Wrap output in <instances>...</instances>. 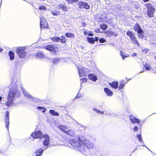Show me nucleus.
Listing matches in <instances>:
<instances>
[{
    "instance_id": "393cba45",
    "label": "nucleus",
    "mask_w": 156,
    "mask_h": 156,
    "mask_svg": "<svg viewBox=\"0 0 156 156\" xmlns=\"http://www.w3.org/2000/svg\"><path fill=\"white\" fill-rule=\"evenodd\" d=\"M120 54L123 59H124L125 58L129 57V55L128 54H125L123 51H120Z\"/></svg>"
},
{
    "instance_id": "6e6552de",
    "label": "nucleus",
    "mask_w": 156,
    "mask_h": 156,
    "mask_svg": "<svg viewBox=\"0 0 156 156\" xmlns=\"http://www.w3.org/2000/svg\"><path fill=\"white\" fill-rule=\"evenodd\" d=\"M40 27L41 28H48V24L44 18L41 16L40 18Z\"/></svg>"
},
{
    "instance_id": "a19ab883",
    "label": "nucleus",
    "mask_w": 156,
    "mask_h": 156,
    "mask_svg": "<svg viewBox=\"0 0 156 156\" xmlns=\"http://www.w3.org/2000/svg\"><path fill=\"white\" fill-rule=\"evenodd\" d=\"M100 43H103L106 41V40L104 38H101L99 40Z\"/></svg>"
},
{
    "instance_id": "4d7b16f0",
    "label": "nucleus",
    "mask_w": 156,
    "mask_h": 156,
    "mask_svg": "<svg viewBox=\"0 0 156 156\" xmlns=\"http://www.w3.org/2000/svg\"><path fill=\"white\" fill-rule=\"evenodd\" d=\"M143 146H144V147H146L147 148V149L149 151H151V150L147 147H146V146H145L144 145H143Z\"/></svg>"
},
{
    "instance_id": "c756f323",
    "label": "nucleus",
    "mask_w": 156,
    "mask_h": 156,
    "mask_svg": "<svg viewBox=\"0 0 156 156\" xmlns=\"http://www.w3.org/2000/svg\"><path fill=\"white\" fill-rule=\"evenodd\" d=\"M66 37H74V35L72 33H67L65 34Z\"/></svg>"
},
{
    "instance_id": "f3484780",
    "label": "nucleus",
    "mask_w": 156,
    "mask_h": 156,
    "mask_svg": "<svg viewBox=\"0 0 156 156\" xmlns=\"http://www.w3.org/2000/svg\"><path fill=\"white\" fill-rule=\"evenodd\" d=\"M134 30L137 31V33L142 32L143 30L140 27V25L137 23H136L135 24L134 27Z\"/></svg>"
},
{
    "instance_id": "0e129e2a",
    "label": "nucleus",
    "mask_w": 156,
    "mask_h": 156,
    "mask_svg": "<svg viewBox=\"0 0 156 156\" xmlns=\"http://www.w3.org/2000/svg\"><path fill=\"white\" fill-rule=\"evenodd\" d=\"M155 58L156 59V56H155Z\"/></svg>"
},
{
    "instance_id": "f03ea898",
    "label": "nucleus",
    "mask_w": 156,
    "mask_h": 156,
    "mask_svg": "<svg viewBox=\"0 0 156 156\" xmlns=\"http://www.w3.org/2000/svg\"><path fill=\"white\" fill-rule=\"evenodd\" d=\"M21 86V83L19 80L14 79L12 81L10 85V90L8 94L7 98V101L5 104L7 106L11 105L12 104L15 97H18L20 95V92L17 89Z\"/></svg>"
},
{
    "instance_id": "5fc2aeb1",
    "label": "nucleus",
    "mask_w": 156,
    "mask_h": 156,
    "mask_svg": "<svg viewBox=\"0 0 156 156\" xmlns=\"http://www.w3.org/2000/svg\"><path fill=\"white\" fill-rule=\"evenodd\" d=\"M137 54L136 53H133V54L132 55V56H136V55Z\"/></svg>"
},
{
    "instance_id": "dca6fc26",
    "label": "nucleus",
    "mask_w": 156,
    "mask_h": 156,
    "mask_svg": "<svg viewBox=\"0 0 156 156\" xmlns=\"http://www.w3.org/2000/svg\"><path fill=\"white\" fill-rule=\"evenodd\" d=\"M104 91L108 96L111 97L113 95V92L108 88H105L104 89Z\"/></svg>"
},
{
    "instance_id": "680f3d73",
    "label": "nucleus",
    "mask_w": 156,
    "mask_h": 156,
    "mask_svg": "<svg viewBox=\"0 0 156 156\" xmlns=\"http://www.w3.org/2000/svg\"><path fill=\"white\" fill-rule=\"evenodd\" d=\"M2 99V98L1 97H0V101H1Z\"/></svg>"
},
{
    "instance_id": "58836bf2",
    "label": "nucleus",
    "mask_w": 156,
    "mask_h": 156,
    "mask_svg": "<svg viewBox=\"0 0 156 156\" xmlns=\"http://www.w3.org/2000/svg\"><path fill=\"white\" fill-rule=\"evenodd\" d=\"M39 9L40 10H45L46 9V7L44 6H41L39 7Z\"/></svg>"
},
{
    "instance_id": "09e8293b",
    "label": "nucleus",
    "mask_w": 156,
    "mask_h": 156,
    "mask_svg": "<svg viewBox=\"0 0 156 156\" xmlns=\"http://www.w3.org/2000/svg\"><path fill=\"white\" fill-rule=\"evenodd\" d=\"M37 108L39 109H42L44 108V107L41 106H38Z\"/></svg>"
},
{
    "instance_id": "13d9d810",
    "label": "nucleus",
    "mask_w": 156,
    "mask_h": 156,
    "mask_svg": "<svg viewBox=\"0 0 156 156\" xmlns=\"http://www.w3.org/2000/svg\"><path fill=\"white\" fill-rule=\"evenodd\" d=\"M61 38H66V37L65 36H64V35H62L61 36Z\"/></svg>"
},
{
    "instance_id": "20e7f679",
    "label": "nucleus",
    "mask_w": 156,
    "mask_h": 156,
    "mask_svg": "<svg viewBox=\"0 0 156 156\" xmlns=\"http://www.w3.org/2000/svg\"><path fill=\"white\" fill-rule=\"evenodd\" d=\"M79 75L80 77H84L86 75V73L89 71V70L82 66H79L78 68Z\"/></svg>"
},
{
    "instance_id": "ea45409f",
    "label": "nucleus",
    "mask_w": 156,
    "mask_h": 156,
    "mask_svg": "<svg viewBox=\"0 0 156 156\" xmlns=\"http://www.w3.org/2000/svg\"><path fill=\"white\" fill-rule=\"evenodd\" d=\"M148 51V49L147 48H144L142 49V51L145 53H147Z\"/></svg>"
},
{
    "instance_id": "473e14b6",
    "label": "nucleus",
    "mask_w": 156,
    "mask_h": 156,
    "mask_svg": "<svg viewBox=\"0 0 156 156\" xmlns=\"http://www.w3.org/2000/svg\"><path fill=\"white\" fill-rule=\"evenodd\" d=\"M101 28L103 30H105L107 28L108 26L106 24H103L100 25Z\"/></svg>"
},
{
    "instance_id": "7c9ffc66",
    "label": "nucleus",
    "mask_w": 156,
    "mask_h": 156,
    "mask_svg": "<svg viewBox=\"0 0 156 156\" xmlns=\"http://www.w3.org/2000/svg\"><path fill=\"white\" fill-rule=\"evenodd\" d=\"M54 41L59 42L60 40V38L58 37H54L51 38Z\"/></svg>"
},
{
    "instance_id": "a18cd8bd",
    "label": "nucleus",
    "mask_w": 156,
    "mask_h": 156,
    "mask_svg": "<svg viewBox=\"0 0 156 156\" xmlns=\"http://www.w3.org/2000/svg\"><path fill=\"white\" fill-rule=\"evenodd\" d=\"M95 32L96 33H101L100 29H96L95 30Z\"/></svg>"
},
{
    "instance_id": "ddd939ff",
    "label": "nucleus",
    "mask_w": 156,
    "mask_h": 156,
    "mask_svg": "<svg viewBox=\"0 0 156 156\" xmlns=\"http://www.w3.org/2000/svg\"><path fill=\"white\" fill-rule=\"evenodd\" d=\"M104 33L106 34L108 37H111L113 36L116 37L118 35V33L115 32H113L110 31H106L104 32Z\"/></svg>"
},
{
    "instance_id": "bf43d9fd",
    "label": "nucleus",
    "mask_w": 156,
    "mask_h": 156,
    "mask_svg": "<svg viewBox=\"0 0 156 156\" xmlns=\"http://www.w3.org/2000/svg\"><path fill=\"white\" fill-rule=\"evenodd\" d=\"M3 51V49L0 47V52H1Z\"/></svg>"
},
{
    "instance_id": "72a5a7b5",
    "label": "nucleus",
    "mask_w": 156,
    "mask_h": 156,
    "mask_svg": "<svg viewBox=\"0 0 156 156\" xmlns=\"http://www.w3.org/2000/svg\"><path fill=\"white\" fill-rule=\"evenodd\" d=\"M93 110L95 111L96 112L98 113H100L102 114H103L104 112L103 111H101L99 110L97 108H94L93 109Z\"/></svg>"
},
{
    "instance_id": "aec40b11",
    "label": "nucleus",
    "mask_w": 156,
    "mask_h": 156,
    "mask_svg": "<svg viewBox=\"0 0 156 156\" xmlns=\"http://www.w3.org/2000/svg\"><path fill=\"white\" fill-rule=\"evenodd\" d=\"M109 84L111 87L114 89H117L118 87V83L117 82H113Z\"/></svg>"
},
{
    "instance_id": "8fccbe9b",
    "label": "nucleus",
    "mask_w": 156,
    "mask_h": 156,
    "mask_svg": "<svg viewBox=\"0 0 156 156\" xmlns=\"http://www.w3.org/2000/svg\"><path fill=\"white\" fill-rule=\"evenodd\" d=\"M79 1V0H72V3L73 2H78Z\"/></svg>"
},
{
    "instance_id": "1a4fd4ad",
    "label": "nucleus",
    "mask_w": 156,
    "mask_h": 156,
    "mask_svg": "<svg viewBox=\"0 0 156 156\" xmlns=\"http://www.w3.org/2000/svg\"><path fill=\"white\" fill-rule=\"evenodd\" d=\"M22 89L24 95L25 97L34 101L38 102V100L32 97L30 95L28 94L25 90H23L22 88Z\"/></svg>"
},
{
    "instance_id": "603ef678",
    "label": "nucleus",
    "mask_w": 156,
    "mask_h": 156,
    "mask_svg": "<svg viewBox=\"0 0 156 156\" xmlns=\"http://www.w3.org/2000/svg\"><path fill=\"white\" fill-rule=\"evenodd\" d=\"M95 39V41H98V37H96L95 38V39Z\"/></svg>"
},
{
    "instance_id": "c03bdc74",
    "label": "nucleus",
    "mask_w": 156,
    "mask_h": 156,
    "mask_svg": "<svg viewBox=\"0 0 156 156\" xmlns=\"http://www.w3.org/2000/svg\"><path fill=\"white\" fill-rule=\"evenodd\" d=\"M60 40L61 42L62 43H65L66 41L65 38H61Z\"/></svg>"
},
{
    "instance_id": "e433bc0d",
    "label": "nucleus",
    "mask_w": 156,
    "mask_h": 156,
    "mask_svg": "<svg viewBox=\"0 0 156 156\" xmlns=\"http://www.w3.org/2000/svg\"><path fill=\"white\" fill-rule=\"evenodd\" d=\"M137 138L138 139L139 141L142 143L143 142V141L142 140V137L141 135L140 134H138L137 136Z\"/></svg>"
},
{
    "instance_id": "2f4dec72",
    "label": "nucleus",
    "mask_w": 156,
    "mask_h": 156,
    "mask_svg": "<svg viewBox=\"0 0 156 156\" xmlns=\"http://www.w3.org/2000/svg\"><path fill=\"white\" fill-rule=\"evenodd\" d=\"M138 36L140 38H142L144 37V31L143 30L142 32H138Z\"/></svg>"
},
{
    "instance_id": "c85d7f7f",
    "label": "nucleus",
    "mask_w": 156,
    "mask_h": 156,
    "mask_svg": "<svg viewBox=\"0 0 156 156\" xmlns=\"http://www.w3.org/2000/svg\"><path fill=\"white\" fill-rule=\"evenodd\" d=\"M36 56L38 58H41L44 57V55L41 52H38L36 54Z\"/></svg>"
},
{
    "instance_id": "3c124183",
    "label": "nucleus",
    "mask_w": 156,
    "mask_h": 156,
    "mask_svg": "<svg viewBox=\"0 0 156 156\" xmlns=\"http://www.w3.org/2000/svg\"><path fill=\"white\" fill-rule=\"evenodd\" d=\"M88 32H87L86 31H84V34L85 35H87V34L88 35Z\"/></svg>"
},
{
    "instance_id": "b1692460",
    "label": "nucleus",
    "mask_w": 156,
    "mask_h": 156,
    "mask_svg": "<svg viewBox=\"0 0 156 156\" xmlns=\"http://www.w3.org/2000/svg\"><path fill=\"white\" fill-rule=\"evenodd\" d=\"M87 41L90 43L94 44L95 42L94 38L87 37Z\"/></svg>"
},
{
    "instance_id": "6e6d98bb",
    "label": "nucleus",
    "mask_w": 156,
    "mask_h": 156,
    "mask_svg": "<svg viewBox=\"0 0 156 156\" xmlns=\"http://www.w3.org/2000/svg\"><path fill=\"white\" fill-rule=\"evenodd\" d=\"M43 109V110L42 111V112H44L46 111V109L45 108H44Z\"/></svg>"
},
{
    "instance_id": "f8f14e48",
    "label": "nucleus",
    "mask_w": 156,
    "mask_h": 156,
    "mask_svg": "<svg viewBox=\"0 0 156 156\" xmlns=\"http://www.w3.org/2000/svg\"><path fill=\"white\" fill-rule=\"evenodd\" d=\"M46 49L52 51L56 52L58 51V48L56 46L53 45L47 46L45 47Z\"/></svg>"
},
{
    "instance_id": "0eeeda50",
    "label": "nucleus",
    "mask_w": 156,
    "mask_h": 156,
    "mask_svg": "<svg viewBox=\"0 0 156 156\" xmlns=\"http://www.w3.org/2000/svg\"><path fill=\"white\" fill-rule=\"evenodd\" d=\"M44 135L40 131H36L31 134V136L34 138H39L42 139L44 137Z\"/></svg>"
},
{
    "instance_id": "37998d69",
    "label": "nucleus",
    "mask_w": 156,
    "mask_h": 156,
    "mask_svg": "<svg viewBox=\"0 0 156 156\" xmlns=\"http://www.w3.org/2000/svg\"><path fill=\"white\" fill-rule=\"evenodd\" d=\"M81 80L83 82H86L87 81V79L86 78H83L81 79Z\"/></svg>"
},
{
    "instance_id": "49530a36",
    "label": "nucleus",
    "mask_w": 156,
    "mask_h": 156,
    "mask_svg": "<svg viewBox=\"0 0 156 156\" xmlns=\"http://www.w3.org/2000/svg\"><path fill=\"white\" fill-rule=\"evenodd\" d=\"M138 130V128L137 126H135L134 128V129H133V130L135 131H137Z\"/></svg>"
},
{
    "instance_id": "39448f33",
    "label": "nucleus",
    "mask_w": 156,
    "mask_h": 156,
    "mask_svg": "<svg viewBox=\"0 0 156 156\" xmlns=\"http://www.w3.org/2000/svg\"><path fill=\"white\" fill-rule=\"evenodd\" d=\"M126 34L130 38L131 40L137 46H140V44L136 40L133 33L130 31H128L126 32Z\"/></svg>"
},
{
    "instance_id": "e2e57ef3",
    "label": "nucleus",
    "mask_w": 156,
    "mask_h": 156,
    "mask_svg": "<svg viewBox=\"0 0 156 156\" xmlns=\"http://www.w3.org/2000/svg\"><path fill=\"white\" fill-rule=\"evenodd\" d=\"M77 98H79V94H78L77 95Z\"/></svg>"
},
{
    "instance_id": "864d4df0",
    "label": "nucleus",
    "mask_w": 156,
    "mask_h": 156,
    "mask_svg": "<svg viewBox=\"0 0 156 156\" xmlns=\"http://www.w3.org/2000/svg\"><path fill=\"white\" fill-rule=\"evenodd\" d=\"M82 25L84 27L86 25V23H85L83 22L82 23Z\"/></svg>"
},
{
    "instance_id": "2eb2a0df",
    "label": "nucleus",
    "mask_w": 156,
    "mask_h": 156,
    "mask_svg": "<svg viewBox=\"0 0 156 156\" xmlns=\"http://www.w3.org/2000/svg\"><path fill=\"white\" fill-rule=\"evenodd\" d=\"M88 76L89 79L94 82H96L98 80L97 76L94 74H90Z\"/></svg>"
},
{
    "instance_id": "4468645a",
    "label": "nucleus",
    "mask_w": 156,
    "mask_h": 156,
    "mask_svg": "<svg viewBox=\"0 0 156 156\" xmlns=\"http://www.w3.org/2000/svg\"><path fill=\"white\" fill-rule=\"evenodd\" d=\"M129 118L131 121V122L133 123H139L140 122V120L136 118L134 116L132 115H129Z\"/></svg>"
},
{
    "instance_id": "5701e85b",
    "label": "nucleus",
    "mask_w": 156,
    "mask_h": 156,
    "mask_svg": "<svg viewBox=\"0 0 156 156\" xmlns=\"http://www.w3.org/2000/svg\"><path fill=\"white\" fill-rule=\"evenodd\" d=\"M66 133L71 136H73L75 135V133L74 131L72 129L69 130H67Z\"/></svg>"
},
{
    "instance_id": "412c9836",
    "label": "nucleus",
    "mask_w": 156,
    "mask_h": 156,
    "mask_svg": "<svg viewBox=\"0 0 156 156\" xmlns=\"http://www.w3.org/2000/svg\"><path fill=\"white\" fill-rule=\"evenodd\" d=\"M58 129L66 133L67 130V127L66 126L61 125L58 126Z\"/></svg>"
},
{
    "instance_id": "7ed1b4c3",
    "label": "nucleus",
    "mask_w": 156,
    "mask_h": 156,
    "mask_svg": "<svg viewBox=\"0 0 156 156\" xmlns=\"http://www.w3.org/2000/svg\"><path fill=\"white\" fill-rule=\"evenodd\" d=\"M26 47H18L16 50L17 52L19 57L21 58H24L27 54L25 50Z\"/></svg>"
},
{
    "instance_id": "6ab92c4d",
    "label": "nucleus",
    "mask_w": 156,
    "mask_h": 156,
    "mask_svg": "<svg viewBox=\"0 0 156 156\" xmlns=\"http://www.w3.org/2000/svg\"><path fill=\"white\" fill-rule=\"evenodd\" d=\"M127 82H125L124 80H122L119 82V85L118 87V90H121L125 86Z\"/></svg>"
},
{
    "instance_id": "c9c22d12",
    "label": "nucleus",
    "mask_w": 156,
    "mask_h": 156,
    "mask_svg": "<svg viewBox=\"0 0 156 156\" xmlns=\"http://www.w3.org/2000/svg\"><path fill=\"white\" fill-rule=\"evenodd\" d=\"M144 66L147 70H151V68L149 66H148L147 63H145V65H144Z\"/></svg>"
},
{
    "instance_id": "f704fd0d",
    "label": "nucleus",
    "mask_w": 156,
    "mask_h": 156,
    "mask_svg": "<svg viewBox=\"0 0 156 156\" xmlns=\"http://www.w3.org/2000/svg\"><path fill=\"white\" fill-rule=\"evenodd\" d=\"M60 60L59 58H55L53 62L55 64H57L60 62Z\"/></svg>"
},
{
    "instance_id": "9d476101",
    "label": "nucleus",
    "mask_w": 156,
    "mask_h": 156,
    "mask_svg": "<svg viewBox=\"0 0 156 156\" xmlns=\"http://www.w3.org/2000/svg\"><path fill=\"white\" fill-rule=\"evenodd\" d=\"M44 140L43 142V144L44 146L47 147L49 145L50 140L49 136L47 134L44 135Z\"/></svg>"
},
{
    "instance_id": "9b49d317",
    "label": "nucleus",
    "mask_w": 156,
    "mask_h": 156,
    "mask_svg": "<svg viewBox=\"0 0 156 156\" xmlns=\"http://www.w3.org/2000/svg\"><path fill=\"white\" fill-rule=\"evenodd\" d=\"M78 4L80 9L85 8L86 9H88L89 8V6L87 2L80 1Z\"/></svg>"
},
{
    "instance_id": "a211bd4d",
    "label": "nucleus",
    "mask_w": 156,
    "mask_h": 156,
    "mask_svg": "<svg viewBox=\"0 0 156 156\" xmlns=\"http://www.w3.org/2000/svg\"><path fill=\"white\" fill-rule=\"evenodd\" d=\"M6 127L8 129L9 125V112H7L5 114V119Z\"/></svg>"
},
{
    "instance_id": "de8ad7c7",
    "label": "nucleus",
    "mask_w": 156,
    "mask_h": 156,
    "mask_svg": "<svg viewBox=\"0 0 156 156\" xmlns=\"http://www.w3.org/2000/svg\"><path fill=\"white\" fill-rule=\"evenodd\" d=\"M66 1L68 2V3L69 4H72V0H66Z\"/></svg>"
},
{
    "instance_id": "cd10ccee",
    "label": "nucleus",
    "mask_w": 156,
    "mask_h": 156,
    "mask_svg": "<svg viewBox=\"0 0 156 156\" xmlns=\"http://www.w3.org/2000/svg\"><path fill=\"white\" fill-rule=\"evenodd\" d=\"M59 8L64 12H66L67 10V7L62 4L59 5Z\"/></svg>"
},
{
    "instance_id": "bb28decb",
    "label": "nucleus",
    "mask_w": 156,
    "mask_h": 156,
    "mask_svg": "<svg viewBox=\"0 0 156 156\" xmlns=\"http://www.w3.org/2000/svg\"><path fill=\"white\" fill-rule=\"evenodd\" d=\"M49 113L52 115L55 116H58L59 115V114L54 110H51L49 111Z\"/></svg>"
},
{
    "instance_id": "4c0bfd02",
    "label": "nucleus",
    "mask_w": 156,
    "mask_h": 156,
    "mask_svg": "<svg viewBox=\"0 0 156 156\" xmlns=\"http://www.w3.org/2000/svg\"><path fill=\"white\" fill-rule=\"evenodd\" d=\"M51 13L54 16H57L58 14V12L56 11H51Z\"/></svg>"
},
{
    "instance_id": "423d86ee",
    "label": "nucleus",
    "mask_w": 156,
    "mask_h": 156,
    "mask_svg": "<svg viewBox=\"0 0 156 156\" xmlns=\"http://www.w3.org/2000/svg\"><path fill=\"white\" fill-rule=\"evenodd\" d=\"M146 6L147 9V15L149 17H153L155 11L154 8L150 4H147Z\"/></svg>"
},
{
    "instance_id": "f257e3e1",
    "label": "nucleus",
    "mask_w": 156,
    "mask_h": 156,
    "mask_svg": "<svg viewBox=\"0 0 156 156\" xmlns=\"http://www.w3.org/2000/svg\"><path fill=\"white\" fill-rule=\"evenodd\" d=\"M78 140L79 142L75 140L71 139L69 142L72 146L82 152L85 151L86 148L90 149L94 146L92 142L82 135L79 136Z\"/></svg>"
},
{
    "instance_id": "a878e982",
    "label": "nucleus",
    "mask_w": 156,
    "mask_h": 156,
    "mask_svg": "<svg viewBox=\"0 0 156 156\" xmlns=\"http://www.w3.org/2000/svg\"><path fill=\"white\" fill-rule=\"evenodd\" d=\"M9 58L10 60H13L14 58V54L12 51H9Z\"/></svg>"
},
{
    "instance_id": "4be33fe9",
    "label": "nucleus",
    "mask_w": 156,
    "mask_h": 156,
    "mask_svg": "<svg viewBox=\"0 0 156 156\" xmlns=\"http://www.w3.org/2000/svg\"><path fill=\"white\" fill-rule=\"evenodd\" d=\"M43 150L42 149L37 150L35 153L33 154V156H40L43 152Z\"/></svg>"
},
{
    "instance_id": "052dcab7",
    "label": "nucleus",
    "mask_w": 156,
    "mask_h": 156,
    "mask_svg": "<svg viewBox=\"0 0 156 156\" xmlns=\"http://www.w3.org/2000/svg\"><path fill=\"white\" fill-rule=\"evenodd\" d=\"M144 2H148L149 0H143Z\"/></svg>"
},
{
    "instance_id": "79ce46f5",
    "label": "nucleus",
    "mask_w": 156,
    "mask_h": 156,
    "mask_svg": "<svg viewBox=\"0 0 156 156\" xmlns=\"http://www.w3.org/2000/svg\"><path fill=\"white\" fill-rule=\"evenodd\" d=\"M88 35L89 36H93V34L92 33V32L91 31H90L88 32Z\"/></svg>"
}]
</instances>
